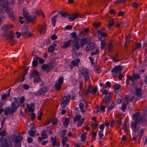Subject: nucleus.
I'll return each instance as SVG.
<instances>
[{
	"label": "nucleus",
	"instance_id": "f257e3e1",
	"mask_svg": "<svg viewBox=\"0 0 147 147\" xmlns=\"http://www.w3.org/2000/svg\"><path fill=\"white\" fill-rule=\"evenodd\" d=\"M8 5L7 0H1L0 1V12L5 11L7 13L11 20H13L14 17L12 9L8 7Z\"/></svg>",
	"mask_w": 147,
	"mask_h": 147
},
{
	"label": "nucleus",
	"instance_id": "f03ea898",
	"mask_svg": "<svg viewBox=\"0 0 147 147\" xmlns=\"http://www.w3.org/2000/svg\"><path fill=\"white\" fill-rule=\"evenodd\" d=\"M140 113L138 112L136 113L133 115L132 117L134 119V121L138 122H141L147 123V119L143 115L140 116Z\"/></svg>",
	"mask_w": 147,
	"mask_h": 147
},
{
	"label": "nucleus",
	"instance_id": "7ed1b4c3",
	"mask_svg": "<svg viewBox=\"0 0 147 147\" xmlns=\"http://www.w3.org/2000/svg\"><path fill=\"white\" fill-rule=\"evenodd\" d=\"M0 143L1 147H12V142L9 139L0 138Z\"/></svg>",
	"mask_w": 147,
	"mask_h": 147
},
{
	"label": "nucleus",
	"instance_id": "20e7f679",
	"mask_svg": "<svg viewBox=\"0 0 147 147\" xmlns=\"http://www.w3.org/2000/svg\"><path fill=\"white\" fill-rule=\"evenodd\" d=\"M23 16L28 23H33L36 17L34 15H30L27 11H23Z\"/></svg>",
	"mask_w": 147,
	"mask_h": 147
},
{
	"label": "nucleus",
	"instance_id": "39448f33",
	"mask_svg": "<svg viewBox=\"0 0 147 147\" xmlns=\"http://www.w3.org/2000/svg\"><path fill=\"white\" fill-rule=\"evenodd\" d=\"M122 71V67L120 65H116L111 70V75L113 77H115L117 74L121 72Z\"/></svg>",
	"mask_w": 147,
	"mask_h": 147
},
{
	"label": "nucleus",
	"instance_id": "423d86ee",
	"mask_svg": "<svg viewBox=\"0 0 147 147\" xmlns=\"http://www.w3.org/2000/svg\"><path fill=\"white\" fill-rule=\"evenodd\" d=\"M14 35V34L13 33V32L11 31H10L5 35L7 39L9 40V42L10 44L12 45L14 44L16 42L13 38Z\"/></svg>",
	"mask_w": 147,
	"mask_h": 147
},
{
	"label": "nucleus",
	"instance_id": "0eeeda50",
	"mask_svg": "<svg viewBox=\"0 0 147 147\" xmlns=\"http://www.w3.org/2000/svg\"><path fill=\"white\" fill-rule=\"evenodd\" d=\"M53 67V66L51 64H43L41 67L42 69L47 73L51 71Z\"/></svg>",
	"mask_w": 147,
	"mask_h": 147
},
{
	"label": "nucleus",
	"instance_id": "6e6552de",
	"mask_svg": "<svg viewBox=\"0 0 147 147\" xmlns=\"http://www.w3.org/2000/svg\"><path fill=\"white\" fill-rule=\"evenodd\" d=\"M47 26L45 22L42 25L38 26V29L40 34H43L46 31Z\"/></svg>",
	"mask_w": 147,
	"mask_h": 147
},
{
	"label": "nucleus",
	"instance_id": "1a4fd4ad",
	"mask_svg": "<svg viewBox=\"0 0 147 147\" xmlns=\"http://www.w3.org/2000/svg\"><path fill=\"white\" fill-rule=\"evenodd\" d=\"M140 78V76L137 74H134L133 76H128L127 78L130 80L133 83L134 82V80H137Z\"/></svg>",
	"mask_w": 147,
	"mask_h": 147
},
{
	"label": "nucleus",
	"instance_id": "9d476101",
	"mask_svg": "<svg viewBox=\"0 0 147 147\" xmlns=\"http://www.w3.org/2000/svg\"><path fill=\"white\" fill-rule=\"evenodd\" d=\"M90 38L85 37L82 38L80 41V44L82 47L84 45H86L87 43L90 41Z\"/></svg>",
	"mask_w": 147,
	"mask_h": 147
},
{
	"label": "nucleus",
	"instance_id": "9b49d317",
	"mask_svg": "<svg viewBox=\"0 0 147 147\" xmlns=\"http://www.w3.org/2000/svg\"><path fill=\"white\" fill-rule=\"evenodd\" d=\"M112 96L111 94L109 93L108 95H106L102 99V102L105 104H107L111 101Z\"/></svg>",
	"mask_w": 147,
	"mask_h": 147
},
{
	"label": "nucleus",
	"instance_id": "f8f14e48",
	"mask_svg": "<svg viewBox=\"0 0 147 147\" xmlns=\"http://www.w3.org/2000/svg\"><path fill=\"white\" fill-rule=\"evenodd\" d=\"M40 74L38 71L36 69H34L32 72L30 74V78H34L40 76Z\"/></svg>",
	"mask_w": 147,
	"mask_h": 147
},
{
	"label": "nucleus",
	"instance_id": "ddd939ff",
	"mask_svg": "<svg viewBox=\"0 0 147 147\" xmlns=\"http://www.w3.org/2000/svg\"><path fill=\"white\" fill-rule=\"evenodd\" d=\"M19 104L12 102L11 104V107H9L12 111L13 113L17 111L18 108V107Z\"/></svg>",
	"mask_w": 147,
	"mask_h": 147
},
{
	"label": "nucleus",
	"instance_id": "4468645a",
	"mask_svg": "<svg viewBox=\"0 0 147 147\" xmlns=\"http://www.w3.org/2000/svg\"><path fill=\"white\" fill-rule=\"evenodd\" d=\"M73 45L72 47L73 48V50L74 51L78 50L81 47V45L80 46L77 41H73Z\"/></svg>",
	"mask_w": 147,
	"mask_h": 147
},
{
	"label": "nucleus",
	"instance_id": "2eb2a0df",
	"mask_svg": "<svg viewBox=\"0 0 147 147\" xmlns=\"http://www.w3.org/2000/svg\"><path fill=\"white\" fill-rule=\"evenodd\" d=\"M142 88L141 87L137 88L135 89V93L138 97H140L142 96Z\"/></svg>",
	"mask_w": 147,
	"mask_h": 147
},
{
	"label": "nucleus",
	"instance_id": "dca6fc26",
	"mask_svg": "<svg viewBox=\"0 0 147 147\" xmlns=\"http://www.w3.org/2000/svg\"><path fill=\"white\" fill-rule=\"evenodd\" d=\"M96 44L94 43H90L87 45L85 48L86 51L92 50L94 49L95 47Z\"/></svg>",
	"mask_w": 147,
	"mask_h": 147
},
{
	"label": "nucleus",
	"instance_id": "f3484780",
	"mask_svg": "<svg viewBox=\"0 0 147 147\" xmlns=\"http://www.w3.org/2000/svg\"><path fill=\"white\" fill-rule=\"evenodd\" d=\"M22 32L23 35L26 37L28 36V34L29 33V28L27 27H25L22 28Z\"/></svg>",
	"mask_w": 147,
	"mask_h": 147
},
{
	"label": "nucleus",
	"instance_id": "a211bd4d",
	"mask_svg": "<svg viewBox=\"0 0 147 147\" xmlns=\"http://www.w3.org/2000/svg\"><path fill=\"white\" fill-rule=\"evenodd\" d=\"M144 122H137L136 121H131L130 123V127L132 129L135 128L137 127V125L138 124L141 125Z\"/></svg>",
	"mask_w": 147,
	"mask_h": 147
},
{
	"label": "nucleus",
	"instance_id": "6ab92c4d",
	"mask_svg": "<svg viewBox=\"0 0 147 147\" xmlns=\"http://www.w3.org/2000/svg\"><path fill=\"white\" fill-rule=\"evenodd\" d=\"M46 88L43 87L36 92L35 95L37 96H40L42 94L45 93L46 91Z\"/></svg>",
	"mask_w": 147,
	"mask_h": 147
},
{
	"label": "nucleus",
	"instance_id": "aec40b11",
	"mask_svg": "<svg viewBox=\"0 0 147 147\" xmlns=\"http://www.w3.org/2000/svg\"><path fill=\"white\" fill-rule=\"evenodd\" d=\"M72 40L71 39L67 40L64 43L62 47L63 49H65L69 47L71 45V42Z\"/></svg>",
	"mask_w": 147,
	"mask_h": 147
},
{
	"label": "nucleus",
	"instance_id": "412c9836",
	"mask_svg": "<svg viewBox=\"0 0 147 147\" xmlns=\"http://www.w3.org/2000/svg\"><path fill=\"white\" fill-rule=\"evenodd\" d=\"M13 27V26L12 24H5L2 27V29L3 30L6 31L12 28Z\"/></svg>",
	"mask_w": 147,
	"mask_h": 147
},
{
	"label": "nucleus",
	"instance_id": "4be33fe9",
	"mask_svg": "<svg viewBox=\"0 0 147 147\" xmlns=\"http://www.w3.org/2000/svg\"><path fill=\"white\" fill-rule=\"evenodd\" d=\"M8 113L9 115H11L13 113L11 111V110L9 107L5 108L4 111V113L6 116L7 115Z\"/></svg>",
	"mask_w": 147,
	"mask_h": 147
},
{
	"label": "nucleus",
	"instance_id": "5701e85b",
	"mask_svg": "<svg viewBox=\"0 0 147 147\" xmlns=\"http://www.w3.org/2000/svg\"><path fill=\"white\" fill-rule=\"evenodd\" d=\"M82 74L85 79L88 80L89 78L88 70L86 69L82 72Z\"/></svg>",
	"mask_w": 147,
	"mask_h": 147
},
{
	"label": "nucleus",
	"instance_id": "b1692460",
	"mask_svg": "<svg viewBox=\"0 0 147 147\" xmlns=\"http://www.w3.org/2000/svg\"><path fill=\"white\" fill-rule=\"evenodd\" d=\"M68 18V20L70 22H72L78 17H80V15L78 13H76L74 14L73 18L71 17L70 16Z\"/></svg>",
	"mask_w": 147,
	"mask_h": 147
},
{
	"label": "nucleus",
	"instance_id": "393cba45",
	"mask_svg": "<svg viewBox=\"0 0 147 147\" xmlns=\"http://www.w3.org/2000/svg\"><path fill=\"white\" fill-rule=\"evenodd\" d=\"M22 138L20 136H17L14 139V142L16 144H18L19 142L22 140Z\"/></svg>",
	"mask_w": 147,
	"mask_h": 147
},
{
	"label": "nucleus",
	"instance_id": "a878e982",
	"mask_svg": "<svg viewBox=\"0 0 147 147\" xmlns=\"http://www.w3.org/2000/svg\"><path fill=\"white\" fill-rule=\"evenodd\" d=\"M58 15H56L53 17L51 19V23L53 26L54 27L56 24V19L58 17Z\"/></svg>",
	"mask_w": 147,
	"mask_h": 147
},
{
	"label": "nucleus",
	"instance_id": "bb28decb",
	"mask_svg": "<svg viewBox=\"0 0 147 147\" xmlns=\"http://www.w3.org/2000/svg\"><path fill=\"white\" fill-rule=\"evenodd\" d=\"M80 61V59H79L77 58L76 59L73 60L71 62V64L74 66H76L78 65Z\"/></svg>",
	"mask_w": 147,
	"mask_h": 147
},
{
	"label": "nucleus",
	"instance_id": "cd10ccee",
	"mask_svg": "<svg viewBox=\"0 0 147 147\" xmlns=\"http://www.w3.org/2000/svg\"><path fill=\"white\" fill-rule=\"evenodd\" d=\"M69 118H66L65 120L64 123L63 124L64 127L65 128L67 127L69 125Z\"/></svg>",
	"mask_w": 147,
	"mask_h": 147
},
{
	"label": "nucleus",
	"instance_id": "c85d7f7f",
	"mask_svg": "<svg viewBox=\"0 0 147 147\" xmlns=\"http://www.w3.org/2000/svg\"><path fill=\"white\" fill-rule=\"evenodd\" d=\"M115 104L114 102H110L107 109V111L112 110L115 107Z\"/></svg>",
	"mask_w": 147,
	"mask_h": 147
},
{
	"label": "nucleus",
	"instance_id": "c756f323",
	"mask_svg": "<svg viewBox=\"0 0 147 147\" xmlns=\"http://www.w3.org/2000/svg\"><path fill=\"white\" fill-rule=\"evenodd\" d=\"M61 84L56 83L54 85L55 88L57 91H59L61 90Z\"/></svg>",
	"mask_w": 147,
	"mask_h": 147
},
{
	"label": "nucleus",
	"instance_id": "7c9ffc66",
	"mask_svg": "<svg viewBox=\"0 0 147 147\" xmlns=\"http://www.w3.org/2000/svg\"><path fill=\"white\" fill-rule=\"evenodd\" d=\"M59 13L63 18H66L67 16H70V15L69 14L62 11H60L59 12Z\"/></svg>",
	"mask_w": 147,
	"mask_h": 147
},
{
	"label": "nucleus",
	"instance_id": "2f4dec72",
	"mask_svg": "<svg viewBox=\"0 0 147 147\" xmlns=\"http://www.w3.org/2000/svg\"><path fill=\"white\" fill-rule=\"evenodd\" d=\"M45 132V130H44L40 133L41 136L43 140L46 139L48 137L47 135Z\"/></svg>",
	"mask_w": 147,
	"mask_h": 147
},
{
	"label": "nucleus",
	"instance_id": "473e14b6",
	"mask_svg": "<svg viewBox=\"0 0 147 147\" xmlns=\"http://www.w3.org/2000/svg\"><path fill=\"white\" fill-rule=\"evenodd\" d=\"M51 140H52V146H54L57 142L56 137L55 136L54 138H53L51 136Z\"/></svg>",
	"mask_w": 147,
	"mask_h": 147
},
{
	"label": "nucleus",
	"instance_id": "72a5a7b5",
	"mask_svg": "<svg viewBox=\"0 0 147 147\" xmlns=\"http://www.w3.org/2000/svg\"><path fill=\"white\" fill-rule=\"evenodd\" d=\"M34 83H39L41 81V79L40 76L34 78Z\"/></svg>",
	"mask_w": 147,
	"mask_h": 147
},
{
	"label": "nucleus",
	"instance_id": "f704fd0d",
	"mask_svg": "<svg viewBox=\"0 0 147 147\" xmlns=\"http://www.w3.org/2000/svg\"><path fill=\"white\" fill-rule=\"evenodd\" d=\"M67 131L65 129L63 130L60 133V137L61 138H63L65 135Z\"/></svg>",
	"mask_w": 147,
	"mask_h": 147
},
{
	"label": "nucleus",
	"instance_id": "c9c22d12",
	"mask_svg": "<svg viewBox=\"0 0 147 147\" xmlns=\"http://www.w3.org/2000/svg\"><path fill=\"white\" fill-rule=\"evenodd\" d=\"M106 44V40H103L100 42L101 49V50H103Z\"/></svg>",
	"mask_w": 147,
	"mask_h": 147
},
{
	"label": "nucleus",
	"instance_id": "e433bc0d",
	"mask_svg": "<svg viewBox=\"0 0 147 147\" xmlns=\"http://www.w3.org/2000/svg\"><path fill=\"white\" fill-rule=\"evenodd\" d=\"M127 107L125 103H123L121 105V109L122 111L124 112L125 111Z\"/></svg>",
	"mask_w": 147,
	"mask_h": 147
},
{
	"label": "nucleus",
	"instance_id": "4c0bfd02",
	"mask_svg": "<svg viewBox=\"0 0 147 147\" xmlns=\"http://www.w3.org/2000/svg\"><path fill=\"white\" fill-rule=\"evenodd\" d=\"M81 118V115H77L73 119V121L74 122L80 120Z\"/></svg>",
	"mask_w": 147,
	"mask_h": 147
},
{
	"label": "nucleus",
	"instance_id": "58836bf2",
	"mask_svg": "<svg viewBox=\"0 0 147 147\" xmlns=\"http://www.w3.org/2000/svg\"><path fill=\"white\" fill-rule=\"evenodd\" d=\"M63 82V78L62 76H60L59 77L57 83L62 85Z\"/></svg>",
	"mask_w": 147,
	"mask_h": 147
},
{
	"label": "nucleus",
	"instance_id": "ea45409f",
	"mask_svg": "<svg viewBox=\"0 0 147 147\" xmlns=\"http://www.w3.org/2000/svg\"><path fill=\"white\" fill-rule=\"evenodd\" d=\"M67 136L61 139V142L63 146L65 145V143L67 142Z\"/></svg>",
	"mask_w": 147,
	"mask_h": 147
},
{
	"label": "nucleus",
	"instance_id": "a19ab883",
	"mask_svg": "<svg viewBox=\"0 0 147 147\" xmlns=\"http://www.w3.org/2000/svg\"><path fill=\"white\" fill-rule=\"evenodd\" d=\"M113 49V47L112 45V42H110L109 43L108 45V50L109 51H112Z\"/></svg>",
	"mask_w": 147,
	"mask_h": 147
},
{
	"label": "nucleus",
	"instance_id": "79ce46f5",
	"mask_svg": "<svg viewBox=\"0 0 147 147\" xmlns=\"http://www.w3.org/2000/svg\"><path fill=\"white\" fill-rule=\"evenodd\" d=\"M27 107L28 109L29 112H32L34 111V108L30 107L28 104H26Z\"/></svg>",
	"mask_w": 147,
	"mask_h": 147
},
{
	"label": "nucleus",
	"instance_id": "37998d69",
	"mask_svg": "<svg viewBox=\"0 0 147 147\" xmlns=\"http://www.w3.org/2000/svg\"><path fill=\"white\" fill-rule=\"evenodd\" d=\"M32 64L33 66L35 67L38 65V61L36 60L33 59L32 61Z\"/></svg>",
	"mask_w": 147,
	"mask_h": 147
},
{
	"label": "nucleus",
	"instance_id": "c03bdc74",
	"mask_svg": "<svg viewBox=\"0 0 147 147\" xmlns=\"http://www.w3.org/2000/svg\"><path fill=\"white\" fill-rule=\"evenodd\" d=\"M109 26L108 27L109 29H110L112 26H113L114 24V21L113 19L110 20L109 22Z\"/></svg>",
	"mask_w": 147,
	"mask_h": 147
},
{
	"label": "nucleus",
	"instance_id": "a18cd8bd",
	"mask_svg": "<svg viewBox=\"0 0 147 147\" xmlns=\"http://www.w3.org/2000/svg\"><path fill=\"white\" fill-rule=\"evenodd\" d=\"M54 47L52 46V45H51L48 48V51L50 53H52L54 50Z\"/></svg>",
	"mask_w": 147,
	"mask_h": 147
},
{
	"label": "nucleus",
	"instance_id": "49530a36",
	"mask_svg": "<svg viewBox=\"0 0 147 147\" xmlns=\"http://www.w3.org/2000/svg\"><path fill=\"white\" fill-rule=\"evenodd\" d=\"M98 136H99V137H100V139H103V138L102 137L104 136L103 131H102V130L99 131H98Z\"/></svg>",
	"mask_w": 147,
	"mask_h": 147
},
{
	"label": "nucleus",
	"instance_id": "de8ad7c7",
	"mask_svg": "<svg viewBox=\"0 0 147 147\" xmlns=\"http://www.w3.org/2000/svg\"><path fill=\"white\" fill-rule=\"evenodd\" d=\"M10 96V94L9 93H7V94H3L1 96V99L2 100H5L6 98Z\"/></svg>",
	"mask_w": 147,
	"mask_h": 147
},
{
	"label": "nucleus",
	"instance_id": "09e8293b",
	"mask_svg": "<svg viewBox=\"0 0 147 147\" xmlns=\"http://www.w3.org/2000/svg\"><path fill=\"white\" fill-rule=\"evenodd\" d=\"M35 131L32 130H30L28 132L30 136L31 137H34L35 136Z\"/></svg>",
	"mask_w": 147,
	"mask_h": 147
},
{
	"label": "nucleus",
	"instance_id": "8fccbe9b",
	"mask_svg": "<svg viewBox=\"0 0 147 147\" xmlns=\"http://www.w3.org/2000/svg\"><path fill=\"white\" fill-rule=\"evenodd\" d=\"M121 87V85L120 84H116L114 86V89L115 90H119Z\"/></svg>",
	"mask_w": 147,
	"mask_h": 147
},
{
	"label": "nucleus",
	"instance_id": "3c124183",
	"mask_svg": "<svg viewBox=\"0 0 147 147\" xmlns=\"http://www.w3.org/2000/svg\"><path fill=\"white\" fill-rule=\"evenodd\" d=\"M63 103H65V105H63V106L64 107H65L66 106V105L68 103V102L69 101V100L68 98H65L63 99Z\"/></svg>",
	"mask_w": 147,
	"mask_h": 147
},
{
	"label": "nucleus",
	"instance_id": "603ef678",
	"mask_svg": "<svg viewBox=\"0 0 147 147\" xmlns=\"http://www.w3.org/2000/svg\"><path fill=\"white\" fill-rule=\"evenodd\" d=\"M70 34L71 35V37L72 38L76 39L77 38V36L76 32H71V33Z\"/></svg>",
	"mask_w": 147,
	"mask_h": 147
},
{
	"label": "nucleus",
	"instance_id": "864d4df0",
	"mask_svg": "<svg viewBox=\"0 0 147 147\" xmlns=\"http://www.w3.org/2000/svg\"><path fill=\"white\" fill-rule=\"evenodd\" d=\"M84 121V118L82 119L81 120H80L78 122V126L79 127L81 126H82V125L83 124Z\"/></svg>",
	"mask_w": 147,
	"mask_h": 147
},
{
	"label": "nucleus",
	"instance_id": "5fc2aeb1",
	"mask_svg": "<svg viewBox=\"0 0 147 147\" xmlns=\"http://www.w3.org/2000/svg\"><path fill=\"white\" fill-rule=\"evenodd\" d=\"M86 138V135L84 134H82L81 136V141L82 142H83L85 141Z\"/></svg>",
	"mask_w": 147,
	"mask_h": 147
},
{
	"label": "nucleus",
	"instance_id": "6e6d98bb",
	"mask_svg": "<svg viewBox=\"0 0 147 147\" xmlns=\"http://www.w3.org/2000/svg\"><path fill=\"white\" fill-rule=\"evenodd\" d=\"M99 50L98 49H96L95 51H94L92 52L91 53V56H93L94 55H96L98 54Z\"/></svg>",
	"mask_w": 147,
	"mask_h": 147
},
{
	"label": "nucleus",
	"instance_id": "4d7b16f0",
	"mask_svg": "<svg viewBox=\"0 0 147 147\" xmlns=\"http://www.w3.org/2000/svg\"><path fill=\"white\" fill-rule=\"evenodd\" d=\"M95 72L97 74H100L102 72L101 69L98 67H95L94 69Z\"/></svg>",
	"mask_w": 147,
	"mask_h": 147
},
{
	"label": "nucleus",
	"instance_id": "13d9d810",
	"mask_svg": "<svg viewBox=\"0 0 147 147\" xmlns=\"http://www.w3.org/2000/svg\"><path fill=\"white\" fill-rule=\"evenodd\" d=\"M144 133V130L143 129H141L140 130L139 133H138L139 135V139H140Z\"/></svg>",
	"mask_w": 147,
	"mask_h": 147
},
{
	"label": "nucleus",
	"instance_id": "bf43d9fd",
	"mask_svg": "<svg viewBox=\"0 0 147 147\" xmlns=\"http://www.w3.org/2000/svg\"><path fill=\"white\" fill-rule=\"evenodd\" d=\"M115 57L111 56V58H112L113 59V61L114 62H117L119 61L118 60H116L115 58L116 57H117L118 56L117 54H116L115 55Z\"/></svg>",
	"mask_w": 147,
	"mask_h": 147
},
{
	"label": "nucleus",
	"instance_id": "052dcab7",
	"mask_svg": "<svg viewBox=\"0 0 147 147\" xmlns=\"http://www.w3.org/2000/svg\"><path fill=\"white\" fill-rule=\"evenodd\" d=\"M25 100V99L24 96H22L21 97V98L20 99L19 102L20 104H21L24 102Z\"/></svg>",
	"mask_w": 147,
	"mask_h": 147
},
{
	"label": "nucleus",
	"instance_id": "680f3d73",
	"mask_svg": "<svg viewBox=\"0 0 147 147\" xmlns=\"http://www.w3.org/2000/svg\"><path fill=\"white\" fill-rule=\"evenodd\" d=\"M139 6V5L136 2H133L132 3V7H134L137 8Z\"/></svg>",
	"mask_w": 147,
	"mask_h": 147
},
{
	"label": "nucleus",
	"instance_id": "e2e57ef3",
	"mask_svg": "<svg viewBox=\"0 0 147 147\" xmlns=\"http://www.w3.org/2000/svg\"><path fill=\"white\" fill-rule=\"evenodd\" d=\"M93 89V88L91 86H89L87 88V90L90 93H92V90Z\"/></svg>",
	"mask_w": 147,
	"mask_h": 147
},
{
	"label": "nucleus",
	"instance_id": "0e129e2a",
	"mask_svg": "<svg viewBox=\"0 0 147 147\" xmlns=\"http://www.w3.org/2000/svg\"><path fill=\"white\" fill-rule=\"evenodd\" d=\"M23 88L26 90H27L29 88V86L27 84H24L23 85Z\"/></svg>",
	"mask_w": 147,
	"mask_h": 147
},
{
	"label": "nucleus",
	"instance_id": "69168bd1",
	"mask_svg": "<svg viewBox=\"0 0 147 147\" xmlns=\"http://www.w3.org/2000/svg\"><path fill=\"white\" fill-rule=\"evenodd\" d=\"M98 125L97 123L96 122L95 123H93L92 125H91V126L93 129H95L98 126Z\"/></svg>",
	"mask_w": 147,
	"mask_h": 147
},
{
	"label": "nucleus",
	"instance_id": "338daca9",
	"mask_svg": "<svg viewBox=\"0 0 147 147\" xmlns=\"http://www.w3.org/2000/svg\"><path fill=\"white\" fill-rule=\"evenodd\" d=\"M102 92L104 94H105L106 95H108L109 94L108 93V91L107 90H102Z\"/></svg>",
	"mask_w": 147,
	"mask_h": 147
},
{
	"label": "nucleus",
	"instance_id": "774afa93",
	"mask_svg": "<svg viewBox=\"0 0 147 147\" xmlns=\"http://www.w3.org/2000/svg\"><path fill=\"white\" fill-rule=\"evenodd\" d=\"M84 105L82 102H80L79 105V108L80 109H83Z\"/></svg>",
	"mask_w": 147,
	"mask_h": 147
}]
</instances>
